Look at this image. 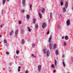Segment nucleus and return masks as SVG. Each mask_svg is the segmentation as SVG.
<instances>
[{
  "label": "nucleus",
  "mask_w": 73,
  "mask_h": 73,
  "mask_svg": "<svg viewBox=\"0 0 73 73\" xmlns=\"http://www.w3.org/2000/svg\"><path fill=\"white\" fill-rule=\"evenodd\" d=\"M49 54H50L49 51H47L46 52L47 55H49Z\"/></svg>",
  "instance_id": "25"
},
{
  "label": "nucleus",
  "mask_w": 73,
  "mask_h": 73,
  "mask_svg": "<svg viewBox=\"0 0 73 73\" xmlns=\"http://www.w3.org/2000/svg\"><path fill=\"white\" fill-rule=\"evenodd\" d=\"M64 45H66V43H65V42H64Z\"/></svg>",
  "instance_id": "43"
},
{
  "label": "nucleus",
  "mask_w": 73,
  "mask_h": 73,
  "mask_svg": "<svg viewBox=\"0 0 73 73\" xmlns=\"http://www.w3.org/2000/svg\"><path fill=\"white\" fill-rule=\"evenodd\" d=\"M0 44H1V42H0Z\"/></svg>",
  "instance_id": "59"
},
{
  "label": "nucleus",
  "mask_w": 73,
  "mask_h": 73,
  "mask_svg": "<svg viewBox=\"0 0 73 73\" xmlns=\"http://www.w3.org/2000/svg\"><path fill=\"white\" fill-rule=\"evenodd\" d=\"M14 57H15V56H14Z\"/></svg>",
  "instance_id": "57"
},
{
  "label": "nucleus",
  "mask_w": 73,
  "mask_h": 73,
  "mask_svg": "<svg viewBox=\"0 0 73 73\" xmlns=\"http://www.w3.org/2000/svg\"><path fill=\"white\" fill-rule=\"evenodd\" d=\"M55 53L56 55H58V50H56L55 51Z\"/></svg>",
  "instance_id": "16"
},
{
  "label": "nucleus",
  "mask_w": 73,
  "mask_h": 73,
  "mask_svg": "<svg viewBox=\"0 0 73 73\" xmlns=\"http://www.w3.org/2000/svg\"><path fill=\"white\" fill-rule=\"evenodd\" d=\"M47 35H49V30H48V32L47 33Z\"/></svg>",
  "instance_id": "37"
},
{
  "label": "nucleus",
  "mask_w": 73,
  "mask_h": 73,
  "mask_svg": "<svg viewBox=\"0 0 73 73\" xmlns=\"http://www.w3.org/2000/svg\"><path fill=\"white\" fill-rule=\"evenodd\" d=\"M38 14L39 15V17L40 18V19H41V18H42V15H41V14H40V13L38 12Z\"/></svg>",
  "instance_id": "15"
},
{
  "label": "nucleus",
  "mask_w": 73,
  "mask_h": 73,
  "mask_svg": "<svg viewBox=\"0 0 73 73\" xmlns=\"http://www.w3.org/2000/svg\"><path fill=\"white\" fill-rule=\"evenodd\" d=\"M64 37L63 36L62 38V39H64Z\"/></svg>",
  "instance_id": "44"
},
{
  "label": "nucleus",
  "mask_w": 73,
  "mask_h": 73,
  "mask_svg": "<svg viewBox=\"0 0 73 73\" xmlns=\"http://www.w3.org/2000/svg\"><path fill=\"white\" fill-rule=\"evenodd\" d=\"M63 12L65 13V12H66V9L65 7H63Z\"/></svg>",
  "instance_id": "12"
},
{
  "label": "nucleus",
  "mask_w": 73,
  "mask_h": 73,
  "mask_svg": "<svg viewBox=\"0 0 73 73\" xmlns=\"http://www.w3.org/2000/svg\"><path fill=\"white\" fill-rule=\"evenodd\" d=\"M30 17V16L29 14H27V18L28 19H29V17Z\"/></svg>",
  "instance_id": "19"
},
{
  "label": "nucleus",
  "mask_w": 73,
  "mask_h": 73,
  "mask_svg": "<svg viewBox=\"0 0 73 73\" xmlns=\"http://www.w3.org/2000/svg\"><path fill=\"white\" fill-rule=\"evenodd\" d=\"M62 57L63 58H64V55H63V56H62Z\"/></svg>",
  "instance_id": "50"
},
{
  "label": "nucleus",
  "mask_w": 73,
  "mask_h": 73,
  "mask_svg": "<svg viewBox=\"0 0 73 73\" xmlns=\"http://www.w3.org/2000/svg\"><path fill=\"white\" fill-rule=\"evenodd\" d=\"M28 41H29V39H28Z\"/></svg>",
  "instance_id": "55"
},
{
  "label": "nucleus",
  "mask_w": 73,
  "mask_h": 73,
  "mask_svg": "<svg viewBox=\"0 0 73 73\" xmlns=\"http://www.w3.org/2000/svg\"><path fill=\"white\" fill-rule=\"evenodd\" d=\"M51 40H52V35H51L50 37L48 39L49 42H50L51 41Z\"/></svg>",
  "instance_id": "8"
},
{
  "label": "nucleus",
  "mask_w": 73,
  "mask_h": 73,
  "mask_svg": "<svg viewBox=\"0 0 73 73\" xmlns=\"http://www.w3.org/2000/svg\"><path fill=\"white\" fill-rule=\"evenodd\" d=\"M0 27L1 28H2V27H3V25H1L0 26Z\"/></svg>",
  "instance_id": "45"
},
{
  "label": "nucleus",
  "mask_w": 73,
  "mask_h": 73,
  "mask_svg": "<svg viewBox=\"0 0 73 73\" xmlns=\"http://www.w3.org/2000/svg\"><path fill=\"white\" fill-rule=\"evenodd\" d=\"M70 20H68L66 22L67 26H69V25H70Z\"/></svg>",
  "instance_id": "3"
},
{
  "label": "nucleus",
  "mask_w": 73,
  "mask_h": 73,
  "mask_svg": "<svg viewBox=\"0 0 73 73\" xmlns=\"http://www.w3.org/2000/svg\"><path fill=\"white\" fill-rule=\"evenodd\" d=\"M9 69H10V67H9Z\"/></svg>",
  "instance_id": "56"
},
{
  "label": "nucleus",
  "mask_w": 73,
  "mask_h": 73,
  "mask_svg": "<svg viewBox=\"0 0 73 73\" xmlns=\"http://www.w3.org/2000/svg\"><path fill=\"white\" fill-rule=\"evenodd\" d=\"M68 2L67 1H66V2L65 4V7L66 9H67V8H68Z\"/></svg>",
  "instance_id": "4"
},
{
  "label": "nucleus",
  "mask_w": 73,
  "mask_h": 73,
  "mask_svg": "<svg viewBox=\"0 0 73 73\" xmlns=\"http://www.w3.org/2000/svg\"><path fill=\"white\" fill-rule=\"evenodd\" d=\"M65 39L66 40H68L69 39V37H68V36H66L65 37Z\"/></svg>",
  "instance_id": "13"
},
{
  "label": "nucleus",
  "mask_w": 73,
  "mask_h": 73,
  "mask_svg": "<svg viewBox=\"0 0 73 73\" xmlns=\"http://www.w3.org/2000/svg\"><path fill=\"white\" fill-rule=\"evenodd\" d=\"M32 57H35V58H36V56L35 55H32Z\"/></svg>",
  "instance_id": "38"
},
{
  "label": "nucleus",
  "mask_w": 73,
  "mask_h": 73,
  "mask_svg": "<svg viewBox=\"0 0 73 73\" xmlns=\"http://www.w3.org/2000/svg\"><path fill=\"white\" fill-rule=\"evenodd\" d=\"M60 27H61V26H60V25H58V29H60Z\"/></svg>",
  "instance_id": "32"
},
{
  "label": "nucleus",
  "mask_w": 73,
  "mask_h": 73,
  "mask_svg": "<svg viewBox=\"0 0 73 73\" xmlns=\"http://www.w3.org/2000/svg\"><path fill=\"white\" fill-rule=\"evenodd\" d=\"M38 72H40L41 71V65H39L38 67Z\"/></svg>",
  "instance_id": "2"
},
{
  "label": "nucleus",
  "mask_w": 73,
  "mask_h": 73,
  "mask_svg": "<svg viewBox=\"0 0 73 73\" xmlns=\"http://www.w3.org/2000/svg\"><path fill=\"white\" fill-rule=\"evenodd\" d=\"M46 57H49V55H46Z\"/></svg>",
  "instance_id": "47"
},
{
  "label": "nucleus",
  "mask_w": 73,
  "mask_h": 73,
  "mask_svg": "<svg viewBox=\"0 0 73 73\" xmlns=\"http://www.w3.org/2000/svg\"><path fill=\"white\" fill-rule=\"evenodd\" d=\"M42 27L43 29H44L45 28V27H46V23H43L42 24Z\"/></svg>",
  "instance_id": "1"
},
{
  "label": "nucleus",
  "mask_w": 73,
  "mask_h": 73,
  "mask_svg": "<svg viewBox=\"0 0 73 73\" xmlns=\"http://www.w3.org/2000/svg\"><path fill=\"white\" fill-rule=\"evenodd\" d=\"M63 65L64 67H65V62L64 61L63 62Z\"/></svg>",
  "instance_id": "26"
},
{
  "label": "nucleus",
  "mask_w": 73,
  "mask_h": 73,
  "mask_svg": "<svg viewBox=\"0 0 73 73\" xmlns=\"http://www.w3.org/2000/svg\"><path fill=\"white\" fill-rule=\"evenodd\" d=\"M42 1H43V0H42Z\"/></svg>",
  "instance_id": "61"
},
{
  "label": "nucleus",
  "mask_w": 73,
  "mask_h": 73,
  "mask_svg": "<svg viewBox=\"0 0 73 73\" xmlns=\"http://www.w3.org/2000/svg\"><path fill=\"white\" fill-rule=\"evenodd\" d=\"M50 17L52 16V12L50 13Z\"/></svg>",
  "instance_id": "48"
},
{
  "label": "nucleus",
  "mask_w": 73,
  "mask_h": 73,
  "mask_svg": "<svg viewBox=\"0 0 73 73\" xmlns=\"http://www.w3.org/2000/svg\"><path fill=\"white\" fill-rule=\"evenodd\" d=\"M56 48H57V46H56V44H55V43H54V49H56Z\"/></svg>",
  "instance_id": "11"
},
{
  "label": "nucleus",
  "mask_w": 73,
  "mask_h": 73,
  "mask_svg": "<svg viewBox=\"0 0 73 73\" xmlns=\"http://www.w3.org/2000/svg\"><path fill=\"white\" fill-rule=\"evenodd\" d=\"M41 12L42 13H44V12H45V9L44 8H43L42 9Z\"/></svg>",
  "instance_id": "14"
},
{
  "label": "nucleus",
  "mask_w": 73,
  "mask_h": 73,
  "mask_svg": "<svg viewBox=\"0 0 73 73\" xmlns=\"http://www.w3.org/2000/svg\"><path fill=\"white\" fill-rule=\"evenodd\" d=\"M32 55H34L33 54H32Z\"/></svg>",
  "instance_id": "58"
},
{
  "label": "nucleus",
  "mask_w": 73,
  "mask_h": 73,
  "mask_svg": "<svg viewBox=\"0 0 73 73\" xmlns=\"http://www.w3.org/2000/svg\"><path fill=\"white\" fill-rule=\"evenodd\" d=\"M10 0H7V1H9Z\"/></svg>",
  "instance_id": "52"
},
{
  "label": "nucleus",
  "mask_w": 73,
  "mask_h": 73,
  "mask_svg": "<svg viewBox=\"0 0 73 73\" xmlns=\"http://www.w3.org/2000/svg\"><path fill=\"white\" fill-rule=\"evenodd\" d=\"M16 58H17V56H16Z\"/></svg>",
  "instance_id": "53"
},
{
  "label": "nucleus",
  "mask_w": 73,
  "mask_h": 73,
  "mask_svg": "<svg viewBox=\"0 0 73 73\" xmlns=\"http://www.w3.org/2000/svg\"><path fill=\"white\" fill-rule=\"evenodd\" d=\"M56 70H54V71H53V72L54 73H55L56 72Z\"/></svg>",
  "instance_id": "39"
},
{
  "label": "nucleus",
  "mask_w": 73,
  "mask_h": 73,
  "mask_svg": "<svg viewBox=\"0 0 73 73\" xmlns=\"http://www.w3.org/2000/svg\"><path fill=\"white\" fill-rule=\"evenodd\" d=\"M21 12L22 13H24V10L22 9L21 10Z\"/></svg>",
  "instance_id": "30"
},
{
  "label": "nucleus",
  "mask_w": 73,
  "mask_h": 73,
  "mask_svg": "<svg viewBox=\"0 0 73 73\" xmlns=\"http://www.w3.org/2000/svg\"><path fill=\"white\" fill-rule=\"evenodd\" d=\"M12 62L11 63H10V64H9V65H12Z\"/></svg>",
  "instance_id": "40"
},
{
  "label": "nucleus",
  "mask_w": 73,
  "mask_h": 73,
  "mask_svg": "<svg viewBox=\"0 0 73 73\" xmlns=\"http://www.w3.org/2000/svg\"><path fill=\"white\" fill-rule=\"evenodd\" d=\"M22 3L23 4V6L25 7V0H23L22 1Z\"/></svg>",
  "instance_id": "6"
},
{
  "label": "nucleus",
  "mask_w": 73,
  "mask_h": 73,
  "mask_svg": "<svg viewBox=\"0 0 73 73\" xmlns=\"http://www.w3.org/2000/svg\"><path fill=\"white\" fill-rule=\"evenodd\" d=\"M9 72H12V71L11 70H9Z\"/></svg>",
  "instance_id": "49"
},
{
  "label": "nucleus",
  "mask_w": 73,
  "mask_h": 73,
  "mask_svg": "<svg viewBox=\"0 0 73 73\" xmlns=\"http://www.w3.org/2000/svg\"><path fill=\"white\" fill-rule=\"evenodd\" d=\"M60 5L61 6H62V5H63V2L62 1L60 2Z\"/></svg>",
  "instance_id": "28"
},
{
  "label": "nucleus",
  "mask_w": 73,
  "mask_h": 73,
  "mask_svg": "<svg viewBox=\"0 0 73 73\" xmlns=\"http://www.w3.org/2000/svg\"><path fill=\"white\" fill-rule=\"evenodd\" d=\"M62 0H61V1H62Z\"/></svg>",
  "instance_id": "62"
},
{
  "label": "nucleus",
  "mask_w": 73,
  "mask_h": 73,
  "mask_svg": "<svg viewBox=\"0 0 73 73\" xmlns=\"http://www.w3.org/2000/svg\"><path fill=\"white\" fill-rule=\"evenodd\" d=\"M21 23H22V22H21V21H19V24H21Z\"/></svg>",
  "instance_id": "33"
},
{
  "label": "nucleus",
  "mask_w": 73,
  "mask_h": 73,
  "mask_svg": "<svg viewBox=\"0 0 73 73\" xmlns=\"http://www.w3.org/2000/svg\"><path fill=\"white\" fill-rule=\"evenodd\" d=\"M13 34V30L12 31H11L9 33V35L10 36H12Z\"/></svg>",
  "instance_id": "7"
},
{
  "label": "nucleus",
  "mask_w": 73,
  "mask_h": 73,
  "mask_svg": "<svg viewBox=\"0 0 73 73\" xmlns=\"http://www.w3.org/2000/svg\"><path fill=\"white\" fill-rule=\"evenodd\" d=\"M35 27L37 29L38 27V24L36 23L35 24Z\"/></svg>",
  "instance_id": "18"
},
{
  "label": "nucleus",
  "mask_w": 73,
  "mask_h": 73,
  "mask_svg": "<svg viewBox=\"0 0 73 73\" xmlns=\"http://www.w3.org/2000/svg\"><path fill=\"white\" fill-rule=\"evenodd\" d=\"M5 45L6 46H8V44L7 43Z\"/></svg>",
  "instance_id": "46"
},
{
  "label": "nucleus",
  "mask_w": 73,
  "mask_h": 73,
  "mask_svg": "<svg viewBox=\"0 0 73 73\" xmlns=\"http://www.w3.org/2000/svg\"><path fill=\"white\" fill-rule=\"evenodd\" d=\"M6 54H7L8 55L9 54V53L8 52H6Z\"/></svg>",
  "instance_id": "35"
},
{
  "label": "nucleus",
  "mask_w": 73,
  "mask_h": 73,
  "mask_svg": "<svg viewBox=\"0 0 73 73\" xmlns=\"http://www.w3.org/2000/svg\"><path fill=\"white\" fill-rule=\"evenodd\" d=\"M54 64L55 66H56V65H57V61H56V60H55Z\"/></svg>",
  "instance_id": "24"
},
{
  "label": "nucleus",
  "mask_w": 73,
  "mask_h": 73,
  "mask_svg": "<svg viewBox=\"0 0 73 73\" xmlns=\"http://www.w3.org/2000/svg\"><path fill=\"white\" fill-rule=\"evenodd\" d=\"M18 72H20V69H18Z\"/></svg>",
  "instance_id": "41"
},
{
  "label": "nucleus",
  "mask_w": 73,
  "mask_h": 73,
  "mask_svg": "<svg viewBox=\"0 0 73 73\" xmlns=\"http://www.w3.org/2000/svg\"><path fill=\"white\" fill-rule=\"evenodd\" d=\"M18 68H19V69H21V67H20V66H19L18 67Z\"/></svg>",
  "instance_id": "42"
},
{
  "label": "nucleus",
  "mask_w": 73,
  "mask_h": 73,
  "mask_svg": "<svg viewBox=\"0 0 73 73\" xmlns=\"http://www.w3.org/2000/svg\"><path fill=\"white\" fill-rule=\"evenodd\" d=\"M27 29H28V30L29 32H31V29H30L29 27H28Z\"/></svg>",
  "instance_id": "23"
},
{
  "label": "nucleus",
  "mask_w": 73,
  "mask_h": 73,
  "mask_svg": "<svg viewBox=\"0 0 73 73\" xmlns=\"http://www.w3.org/2000/svg\"><path fill=\"white\" fill-rule=\"evenodd\" d=\"M52 45H53V43H50L49 44V48L50 50H51V49H52Z\"/></svg>",
  "instance_id": "5"
},
{
  "label": "nucleus",
  "mask_w": 73,
  "mask_h": 73,
  "mask_svg": "<svg viewBox=\"0 0 73 73\" xmlns=\"http://www.w3.org/2000/svg\"><path fill=\"white\" fill-rule=\"evenodd\" d=\"M71 60H72V62H73V57H71Z\"/></svg>",
  "instance_id": "36"
},
{
  "label": "nucleus",
  "mask_w": 73,
  "mask_h": 73,
  "mask_svg": "<svg viewBox=\"0 0 73 73\" xmlns=\"http://www.w3.org/2000/svg\"><path fill=\"white\" fill-rule=\"evenodd\" d=\"M18 32H19V30L18 29H17L15 32V35L17 36V33H18Z\"/></svg>",
  "instance_id": "9"
},
{
  "label": "nucleus",
  "mask_w": 73,
  "mask_h": 73,
  "mask_svg": "<svg viewBox=\"0 0 73 73\" xmlns=\"http://www.w3.org/2000/svg\"><path fill=\"white\" fill-rule=\"evenodd\" d=\"M33 24H35L36 23V19H33Z\"/></svg>",
  "instance_id": "20"
},
{
  "label": "nucleus",
  "mask_w": 73,
  "mask_h": 73,
  "mask_svg": "<svg viewBox=\"0 0 73 73\" xmlns=\"http://www.w3.org/2000/svg\"><path fill=\"white\" fill-rule=\"evenodd\" d=\"M2 37V36L0 35V37Z\"/></svg>",
  "instance_id": "51"
},
{
  "label": "nucleus",
  "mask_w": 73,
  "mask_h": 73,
  "mask_svg": "<svg viewBox=\"0 0 73 73\" xmlns=\"http://www.w3.org/2000/svg\"><path fill=\"white\" fill-rule=\"evenodd\" d=\"M6 1V0H3V4H5V1Z\"/></svg>",
  "instance_id": "22"
},
{
  "label": "nucleus",
  "mask_w": 73,
  "mask_h": 73,
  "mask_svg": "<svg viewBox=\"0 0 73 73\" xmlns=\"http://www.w3.org/2000/svg\"><path fill=\"white\" fill-rule=\"evenodd\" d=\"M16 53L17 54H19V51L17 50Z\"/></svg>",
  "instance_id": "27"
},
{
  "label": "nucleus",
  "mask_w": 73,
  "mask_h": 73,
  "mask_svg": "<svg viewBox=\"0 0 73 73\" xmlns=\"http://www.w3.org/2000/svg\"><path fill=\"white\" fill-rule=\"evenodd\" d=\"M4 43H7V41L5 39L4 40Z\"/></svg>",
  "instance_id": "34"
},
{
  "label": "nucleus",
  "mask_w": 73,
  "mask_h": 73,
  "mask_svg": "<svg viewBox=\"0 0 73 73\" xmlns=\"http://www.w3.org/2000/svg\"><path fill=\"white\" fill-rule=\"evenodd\" d=\"M43 51L44 52V53L45 54V53H46V48H44L43 49Z\"/></svg>",
  "instance_id": "21"
},
{
  "label": "nucleus",
  "mask_w": 73,
  "mask_h": 73,
  "mask_svg": "<svg viewBox=\"0 0 73 73\" xmlns=\"http://www.w3.org/2000/svg\"><path fill=\"white\" fill-rule=\"evenodd\" d=\"M25 42V40L24 39H23L21 40V44H24Z\"/></svg>",
  "instance_id": "10"
},
{
  "label": "nucleus",
  "mask_w": 73,
  "mask_h": 73,
  "mask_svg": "<svg viewBox=\"0 0 73 73\" xmlns=\"http://www.w3.org/2000/svg\"><path fill=\"white\" fill-rule=\"evenodd\" d=\"M32 4H31L30 5V9H31V10H32Z\"/></svg>",
  "instance_id": "29"
},
{
  "label": "nucleus",
  "mask_w": 73,
  "mask_h": 73,
  "mask_svg": "<svg viewBox=\"0 0 73 73\" xmlns=\"http://www.w3.org/2000/svg\"><path fill=\"white\" fill-rule=\"evenodd\" d=\"M71 64H72V62H71Z\"/></svg>",
  "instance_id": "60"
},
{
  "label": "nucleus",
  "mask_w": 73,
  "mask_h": 73,
  "mask_svg": "<svg viewBox=\"0 0 73 73\" xmlns=\"http://www.w3.org/2000/svg\"><path fill=\"white\" fill-rule=\"evenodd\" d=\"M51 67L52 68V69H55V66H54V64H52L51 65Z\"/></svg>",
  "instance_id": "17"
},
{
  "label": "nucleus",
  "mask_w": 73,
  "mask_h": 73,
  "mask_svg": "<svg viewBox=\"0 0 73 73\" xmlns=\"http://www.w3.org/2000/svg\"><path fill=\"white\" fill-rule=\"evenodd\" d=\"M32 47L34 48V47H35V44H32Z\"/></svg>",
  "instance_id": "31"
},
{
  "label": "nucleus",
  "mask_w": 73,
  "mask_h": 73,
  "mask_svg": "<svg viewBox=\"0 0 73 73\" xmlns=\"http://www.w3.org/2000/svg\"><path fill=\"white\" fill-rule=\"evenodd\" d=\"M67 73H69V72H67Z\"/></svg>",
  "instance_id": "54"
}]
</instances>
